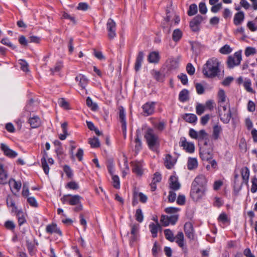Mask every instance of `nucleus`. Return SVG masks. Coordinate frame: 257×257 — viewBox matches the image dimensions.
I'll return each instance as SVG.
<instances>
[{"label": "nucleus", "mask_w": 257, "mask_h": 257, "mask_svg": "<svg viewBox=\"0 0 257 257\" xmlns=\"http://www.w3.org/2000/svg\"><path fill=\"white\" fill-rule=\"evenodd\" d=\"M219 67V62L216 58L209 59L203 66L202 73L206 78H214L220 73Z\"/></svg>", "instance_id": "obj_1"}, {"label": "nucleus", "mask_w": 257, "mask_h": 257, "mask_svg": "<svg viewBox=\"0 0 257 257\" xmlns=\"http://www.w3.org/2000/svg\"><path fill=\"white\" fill-rule=\"evenodd\" d=\"M144 138L149 149L153 152H156L160 147V141L154 130L148 128L145 133Z\"/></svg>", "instance_id": "obj_2"}, {"label": "nucleus", "mask_w": 257, "mask_h": 257, "mask_svg": "<svg viewBox=\"0 0 257 257\" xmlns=\"http://www.w3.org/2000/svg\"><path fill=\"white\" fill-rule=\"evenodd\" d=\"M206 191L207 190L204 189L191 185L190 193V197L193 201H198L202 199Z\"/></svg>", "instance_id": "obj_3"}, {"label": "nucleus", "mask_w": 257, "mask_h": 257, "mask_svg": "<svg viewBox=\"0 0 257 257\" xmlns=\"http://www.w3.org/2000/svg\"><path fill=\"white\" fill-rule=\"evenodd\" d=\"M242 60L241 52H236L233 55H230L228 57L227 60V67L229 69H232L236 66L240 64Z\"/></svg>", "instance_id": "obj_4"}, {"label": "nucleus", "mask_w": 257, "mask_h": 257, "mask_svg": "<svg viewBox=\"0 0 257 257\" xmlns=\"http://www.w3.org/2000/svg\"><path fill=\"white\" fill-rule=\"evenodd\" d=\"M82 197L78 195L66 194L61 198L63 204L68 203L70 205H77L80 203Z\"/></svg>", "instance_id": "obj_5"}, {"label": "nucleus", "mask_w": 257, "mask_h": 257, "mask_svg": "<svg viewBox=\"0 0 257 257\" xmlns=\"http://www.w3.org/2000/svg\"><path fill=\"white\" fill-rule=\"evenodd\" d=\"M206 17L200 15L195 16L190 22V27L193 32H197L200 30V26L202 22L206 20Z\"/></svg>", "instance_id": "obj_6"}, {"label": "nucleus", "mask_w": 257, "mask_h": 257, "mask_svg": "<svg viewBox=\"0 0 257 257\" xmlns=\"http://www.w3.org/2000/svg\"><path fill=\"white\" fill-rule=\"evenodd\" d=\"M106 30L109 39H113L116 37V25L114 20L111 18H109L107 22Z\"/></svg>", "instance_id": "obj_7"}, {"label": "nucleus", "mask_w": 257, "mask_h": 257, "mask_svg": "<svg viewBox=\"0 0 257 257\" xmlns=\"http://www.w3.org/2000/svg\"><path fill=\"white\" fill-rule=\"evenodd\" d=\"M207 182L205 176L203 175H200L195 177L191 185L207 190Z\"/></svg>", "instance_id": "obj_8"}, {"label": "nucleus", "mask_w": 257, "mask_h": 257, "mask_svg": "<svg viewBox=\"0 0 257 257\" xmlns=\"http://www.w3.org/2000/svg\"><path fill=\"white\" fill-rule=\"evenodd\" d=\"M180 147L187 153H193L195 150L194 145L193 143L188 142L185 138H181L179 142Z\"/></svg>", "instance_id": "obj_9"}, {"label": "nucleus", "mask_w": 257, "mask_h": 257, "mask_svg": "<svg viewBox=\"0 0 257 257\" xmlns=\"http://www.w3.org/2000/svg\"><path fill=\"white\" fill-rule=\"evenodd\" d=\"M0 145L1 150L6 156L10 158H15L18 156V153L11 149L7 145L1 143Z\"/></svg>", "instance_id": "obj_10"}, {"label": "nucleus", "mask_w": 257, "mask_h": 257, "mask_svg": "<svg viewBox=\"0 0 257 257\" xmlns=\"http://www.w3.org/2000/svg\"><path fill=\"white\" fill-rule=\"evenodd\" d=\"M184 230L186 236L190 240L194 239V230L192 223L186 222L184 226Z\"/></svg>", "instance_id": "obj_11"}, {"label": "nucleus", "mask_w": 257, "mask_h": 257, "mask_svg": "<svg viewBox=\"0 0 257 257\" xmlns=\"http://www.w3.org/2000/svg\"><path fill=\"white\" fill-rule=\"evenodd\" d=\"M199 155L201 159L203 161H209L213 158V153L212 151L205 149L204 147H200Z\"/></svg>", "instance_id": "obj_12"}, {"label": "nucleus", "mask_w": 257, "mask_h": 257, "mask_svg": "<svg viewBox=\"0 0 257 257\" xmlns=\"http://www.w3.org/2000/svg\"><path fill=\"white\" fill-rule=\"evenodd\" d=\"M155 102H148L142 106L144 115L146 116L151 115L154 112Z\"/></svg>", "instance_id": "obj_13"}, {"label": "nucleus", "mask_w": 257, "mask_h": 257, "mask_svg": "<svg viewBox=\"0 0 257 257\" xmlns=\"http://www.w3.org/2000/svg\"><path fill=\"white\" fill-rule=\"evenodd\" d=\"M119 118L121 123V128L124 137H126V122L125 120V113L124 110L122 107L119 110Z\"/></svg>", "instance_id": "obj_14"}, {"label": "nucleus", "mask_w": 257, "mask_h": 257, "mask_svg": "<svg viewBox=\"0 0 257 257\" xmlns=\"http://www.w3.org/2000/svg\"><path fill=\"white\" fill-rule=\"evenodd\" d=\"M8 178V172L4 169V165L0 163V184H7L9 182Z\"/></svg>", "instance_id": "obj_15"}, {"label": "nucleus", "mask_w": 257, "mask_h": 257, "mask_svg": "<svg viewBox=\"0 0 257 257\" xmlns=\"http://www.w3.org/2000/svg\"><path fill=\"white\" fill-rule=\"evenodd\" d=\"M46 231L49 234L56 233L59 234L60 236L62 235V231L60 228L57 227V224L55 223L48 224L46 226Z\"/></svg>", "instance_id": "obj_16"}, {"label": "nucleus", "mask_w": 257, "mask_h": 257, "mask_svg": "<svg viewBox=\"0 0 257 257\" xmlns=\"http://www.w3.org/2000/svg\"><path fill=\"white\" fill-rule=\"evenodd\" d=\"M160 60V55L158 51H153L149 53L148 61L150 63L157 64Z\"/></svg>", "instance_id": "obj_17"}, {"label": "nucleus", "mask_w": 257, "mask_h": 257, "mask_svg": "<svg viewBox=\"0 0 257 257\" xmlns=\"http://www.w3.org/2000/svg\"><path fill=\"white\" fill-rule=\"evenodd\" d=\"M75 80L79 82V85L82 89H85L89 82V79L81 74H79L75 77Z\"/></svg>", "instance_id": "obj_18"}, {"label": "nucleus", "mask_w": 257, "mask_h": 257, "mask_svg": "<svg viewBox=\"0 0 257 257\" xmlns=\"http://www.w3.org/2000/svg\"><path fill=\"white\" fill-rule=\"evenodd\" d=\"M144 57V53L143 51H140L136 58V60L135 64V69L136 71H138L140 70L142 63L143 62Z\"/></svg>", "instance_id": "obj_19"}, {"label": "nucleus", "mask_w": 257, "mask_h": 257, "mask_svg": "<svg viewBox=\"0 0 257 257\" xmlns=\"http://www.w3.org/2000/svg\"><path fill=\"white\" fill-rule=\"evenodd\" d=\"M132 171L138 176H142L143 174L142 165L139 162H135L132 163Z\"/></svg>", "instance_id": "obj_20"}, {"label": "nucleus", "mask_w": 257, "mask_h": 257, "mask_svg": "<svg viewBox=\"0 0 257 257\" xmlns=\"http://www.w3.org/2000/svg\"><path fill=\"white\" fill-rule=\"evenodd\" d=\"M170 188L173 190H178L180 188V184L178 181L177 178L174 176H171L169 178Z\"/></svg>", "instance_id": "obj_21"}, {"label": "nucleus", "mask_w": 257, "mask_h": 257, "mask_svg": "<svg viewBox=\"0 0 257 257\" xmlns=\"http://www.w3.org/2000/svg\"><path fill=\"white\" fill-rule=\"evenodd\" d=\"M165 165L168 169H171L176 162V160L174 159L170 154L166 155L164 160Z\"/></svg>", "instance_id": "obj_22"}, {"label": "nucleus", "mask_w": 257, "mask_h": 257, "mask_svg": "<svg viewBox=\"0 0 257 257\" xmlns=\"http://www.w3.org/2000/svg\"><path fill=\"white\" fill-rule=\"evenodd\" d=\"M219 115L221 121L224 123H228L231 117V113L230 109H229L227 112H221L219 113Z\"/></svg>", "instance_id": "obj_23"}, {"label": "nucleus", "mask_w": 257, "mask_h": 257, "mask_svg": "<svg viewBox=\"0 0 257 257\" xmlns=\"http://www.w3.org/2000/svg\"><path fill=\"white\" fill-rule=\"evenodd\" d=\"M244 19V13L242 11L236 13L233 19L234 24L236 26L239 25L242 23Z\"/></svg>", "instance_id": "obj_24"}, {"label": "nucleus", "mask_w": 257, "mask_h": 257, "mask_svg": "<svg viewBox=\"0 0 257 257\" xmlns=\"http://www.w3.org/2000/svg\"><path fill=\"white\" fill-rule=\"evenodd\" d=\"M182 117L186 122L190 123H196L197 120V117L193 113H185Z\"/></svg>", "instance_id": "obj_25"}, {"label": "nucleus", "mask_w": 257, "mask_h": 257, "mask_svg": "<svg viewBox=\"0 0 257 257\" xmlns=\"http://www.w3.org/2000/svg\"><path fill=\"white\" fill-rule=\"evenodd\" d=\"M149 228L152 234V237L155 238L157 236L158 231L159 229H161V226L157 221L156 224L153 222L150 223L149 224Z\"/></svg>", "instance_id": "obj_26"}, {"label": "nucleus", "mask_w": 257, "mask_h": 257, "mask_svg": "<svg viewBox=\"0 0 257 257\" xmlns=\"http://www.w3.org/2000/svg\"><path fill=\"white\" fill-rule=\"evenodd\" d=\"M175 241L178 246L184 249V236L183 233L181 231L178 232L175 237Z\"/></svg>", "instance_id": "obj_27"}, {"label": "nucleus", "mask_w": 257, "mask_h": 257, "mask_svg": "<svg viewBox=\"0 0 257 257\" xmlns=\"http://www.w3.org/2000/svg\"><path fill=\"white\" fill-rule=\"evenodd\" d=\"M47 157V153L44 151L43 157L41 160L42 167L46 175H48L49 172V167L46 160Z\"/></svg>", "instance_id": "obj_28"}, {"label": "nucleus", "mask_w": 257, "mask_h": 257, "mask_svg": "<svg viewBox=\"0 0 257 257\" xmlns=\"http://www.w3.org/2000/svg\"><path fill=\"white\" fill-rule=\"evenodd\" d=\"M17 216L18 218V224L20 226L22 225L24 223L26 222L25 214L22 210H16Z\"/></svg>", "instance_id": "obj_29"}, {"label": "nucleus", "mask_w": 257, "mask_h": 257, "mask_svg": "<svg viewBox=\"0 0 257 257\" xmlns=\"http://www.w3.org/2000/svg\"><path fill=\"white\" fill-rule=\"evenodd\" d=\"M29 123L32 128H37L40 126L41 120L38 116H34L29 118Z\"/></svg>", "instance_id": "obj_30"}, {"label": "nucleus", "mask_w": 257, "mask_h": 257, "mask_svg": "<svg viewBox=\"0 0 257 257\" xmlns=\"http://www.w3.org/2000/svg\"><path fill=\"white\" fill-rule=\"evenodd\" d=\"M189 99V91L186 89L181 90L179 94V100L180 101L184 102Z\"/></svg>", "instance_id": "obj_31"}, {"label": "nucleus", "mask_w": 257, "mask_h": 257, "mask_svg": "<svg viewBox=\"0 0 257 257\" xmlns=\"http://www.w3.org/2000/svg\"><path fill=\"white\" fill-rule=\"evenodd\" d=\"M167 63L168 69L170 70L175 69L178 67V61L174 58L169 59Z\"/></svg>", "instance_id": "obj_32"}, {"label": "nucleus", "mask_w": 257, "mask_h": 257, "mask_svg": "<svg viewBox=\"0 0 257 257\" xmlns=\"http://www.w3.org/2000/svg\"><path fill=\"white\" fill-rule=\"evenodd\" d=\"M241 177L243 182L247 184L249 176V170L247 167H243L241 170Z\"/></svg>", "instance_id": "obj_33"}, {"label": "nucleus", "mask_w": 257, "mask_h": 257, "mask_svg": "<svg viewBox=\"0 0 257 257\" xmlns=\"http://www.w3.org/2000/svg\"><path fill=\"white\" fill-rule=\"evenodd\" d=\"M198 166L197 160L196 158H189L187 162V167L190 170L196 168Z\"/></svg>", "instance_id": "obj_34"}, {"label": "nucleus", "mask_w": 257, "mask_h": 257, "mask_svg": "<svg viewBox=\"0 0 257 257\" xmlns=\"http://www.w3.org/2000/svg\"><path fill=\"white\" fill-rule=\"evenodd\" d=\"M222 131V128L218 125H215L213 127L212 137L214 140H217L219 138V134Z\"/></svg>", "instance_id": "obj_35"}, {"label": "nucleus", "mask_w": 257, "mask_h": 257, "mask_svg": "<svg viewBox=\"0 0 257 257\" xmlns=\"http://www.w3.org/2000/svg\"><path fill=\"white\" fill-rule=\"evenodd\" d=\"M182 37V33L179 29H175L172 34V39L177 42L179 41Z\"/></svg>", "instance_id": "obj_36"}, {"label": "nucleus", "mask_w": 257, "mask_h": 257, "mask_svg": "<svg viewBox=\"0 0 257 257\" xmlns=\"http://www.w3.org/2000/svg\"><path fill=\"white\" fill-rule=\"evenodd\" d=\"M198 137L197 139L199 141V145L200 146L202 143V141L204 140L207 138H208V134L204 130H201L198 132Z\"/></svg>", "instance_id": "obj_37"}, {"label": "nucleus", "mask_w": 257, "mask_h": 257, "mask_svg": "<svg viewBox=\"0 0 257 257\" xmlns=\"http://www.w3.org/2000/svg\"><path fill=\"white\" fill-rule=\"evenodd\" d=\"M164 235L166 238L171 242L175 241V237L173 232L169 229H166L164 230Z\"/></svg>", "instance_id": "obj_38"}, {"label": "nucleus", "mask_w": 257, "mask_h": 257, "mask_svg": "<svg viewBox=\"0 0 257 257\" xmlns=\"http://www.w3.org/2000/svg\"><path fill=\"white\" fill-rule=\"evenodd\" d=\"M8 183L11 188V186L12 185V184L13 183V186L14 188L16 189L17 191L20 190L22 186V184L21 182L16 181L15 179L12 178L9 180Z\"/></svg>", "instance_id": "obj_39"}, {"label": "nucleus", "mask_w": 257, "mask_h": 257, "mask_svg": "<svg viewBox=\"0 0 257 257\" xmlns=\"http://www.w3.org/2000/svg\"><path fill=\"white\" fill-rule=\"evenodd\" d=\"M226 97L224 91L222 89H219L218 92V104L224 103L226 100Z\"/></svg>", "instance_id": "obj_40"}, {"label": "nucleus", "mask_w": 257, "mask_h": 257, "mask_svg": "<svg viewBox=\"0 0 257 257\" xmlns=\"http://www.w3.org/2000/svg\"><path fill=\"white\" fill-rule=\"evenodd\" d=\"M152 75L157 81L163 82L164 81V75L159 71L153 70Z\"/></svg>", "instance_id": "obj_41"}, {"label": "nucleus", "mask_w": 257, "mask_h": 257, "mask_svg": "<svg viewBox=\"0 0 257 257\" xmlns=\"http://www.w3.org/2000/svg\"><path fill=\"white\" fill-rule=\"evenodd\" d=\"M86 102L87 106L91 108L92 110H96L97 109L98 106L97 104L94 103L90 97H87Z\"/></svg>", "instance_id": "obj_42"}, {"label": "nucleus", "mask_w": 257, "mask_h": 257, "mask_svg": "<svg viewBox=\"0 0 257 257\" xmlns=\"http://www.w3.org/2000/svg\"><path fill=\"white\" fill-rule=\"evenodd\" d=\"M197 6L196 4H191L189 8V10L187 12V14L189 16H192L195 15L197 13Z\"/></svg>", "instance_id": "obj_43"}, {"label": "nucleus", "mask_w": 257, "mask_h": 257, "mask_svg": "<svg viewBox=\"0 0 257 257\" xmlns=\"http://www.w3.org/2000/svg\"><path fill=\"white\" fill-rule=\"evenodd\" d=\"M89 144L93 148H97L100 147V142L98 139L96 137H94L92 139H89Z\"/></svg>", "instance_id": "obj_44"}, {"label": "nucleus", "mask_w": 257, "mask_h": 257, "mask_svg": "<svg viewBox=\"0 0 257 257\" xmlns=\"http://www.w3.org/2000/svg\"><path fill=\"white\" fill-rule=\"evenodd\" d=\"M135 217L136 220L139 222H142L143 221L144 215L141 208H138L136 210Z\"/></svg>", "instance_id": "obj_45"}, {"label": "nucleus", "mask_w": 257, "mask_h": 257, "mask_svg": "<svg viewBox=\"0 0 257 257\" xmlns=\"http://www.w3.org/2000/svg\"><path fill=\"white\" fill-rule=\"evenodd\" d=\"M7 205L8 207H12L14 208L13 211L17 210V207L15 205V201L10 196H8L7 198Z\"/></svg>", "instance_id": "obj_46"}, {"label": "nucleus", "mask_w": 257, "mask_h": 257, "mask_svg": "<svg viewBox=\"0 0 257 257\" xmlns=\"http://www.w3.org/2000/svg\"><path fill=\"white\" fill-rule=\"evenodd\" d=\"M19 64L21 66V69L23 70L24 72H28L29 71V64L28 63L23 59H20L19 60Z\"/></svg>", "instance_id": "obj_47"}, {"label": "nucleus", "mask_w": 257, "mask_h": 257, "mask_svg": "<svg viewBox=\"0 0 257 257\" xmlns=\"http://www.w3.org/2000/svg\"><path fill=\"white\" fill-rule=\"evenodd\" d=\"M135 150L136 152H139L142 149V142L139 137L138 131L137 132V137L135 139Z\"/></svg>", "instance_id": "obj_48"}, {"label": "nucleus", "mask_w": 257, "mask_h": 257, "mask_svg": "<svg viewBox=\"0 0 257 257\" xmlns=\"http://www.w3.org/2000/svg\"><path fill=\"white\" fill-rule=\"evenodd\" d=\"M63 171L66 174L67 176L69 178H71L73 176V173L72 170L71 169L69 166L65 165L63 167Z\"/></svg>", "instance_id": "obj_49"}, {"label": "nucleus", "mask_w": 257, "mask_h": 257, "mask_svg": "<svg viewBox=\"0 0 257 257\" xmlns=\"http://www.w3.org/2000/svg\"><path fill=\"white\" fill-rule=\"evenodd\" d=\"M65 187L69 189L77 190L79 186L78 184L76 182L70 181L66 185Z\"/></svg>", "instance_id": "obj_50"}, {"label": "nucleus", "mask_w": 257, "mask_h": 257, "mask_svg": "<svg viewBox=\"0 0 257 257\" xmlns=\"http://www.w3.org/2000/svg\"><path fill=\"white\" fill-rule=\"evenodd\" d=\"M112 185L114 188L116 189H119L120 188V181L118 176L112 175Z\"/></svg>", "instance_id": "obj_51"}, {"label": "nucleus", "mask_w": 257, "mask_h": 257, "mask_svg": "<svg viewBox=\"0 0 257 257\" xmlns=\"http://www.w3.org/2000/svg\"><path fill=\"white\" fill-rule=\"evenodd\" d=\"M251 81L250 79H247V80H245L243 84L244 88L245 89V90L247 91L253 93H254V91L251 88Z\"/></svg>", "instance_id": "obj_52"}, {"label": "nucleus", "mask_w": 257, "mask_h": 257, "mask_svg": "<svg viewBox=\"0 0 257 257\" xmlns=\"http://www.w3.org/2000/svg\"><path fill=\"white\" fill-rule=\"evenodd\" d=\"M1 42L5 45H6L10 48H11L12 49H15L17 47L16 46L13 45L9 40V39L7 38H3L2 39Z\"/></svg>", "instance_id": "obj_53"}, {"label": "nucleus", "mask_w": 257, "mask_h": 257, "mask_svg": "<svg viewBox=\"0 0 257 257\" xmlns=\"http://www.w3.org/2000/svg\"><path fill=\"white\" fill-rule=\"evenodd\" d=\"M231 48L228 45H225L224 46L222 47L219 50L220 53L223 54H228L230 53L231 52Z\"/></svg>", "instance_id": "obj_54"}, {"label": "nucleus", "mask_w": 257, "mask_h": 257, "mask_svg": "<svg viewBox=\"0 0 257 257\" xmlns=\"http://www.w3.org/2000/svg\"><path fill=\"white\" fill-rule=\"evenodd\" d=\"M5 227L8 230H13L16 227V225L14 221L7 220L5 223Z\"/></svg>", "instance_id": "obj_55"}, {"label": "nucleus", "mask_w": 257, "mask_h": 257, "mask_svg": "<svg viewBox=\"0 0 257 257\" xmlns=\"http://www.w3.org/2000/svg\"><path fill=\"white\" fill-rule=\"evenodd\" d=\"M27 202L29 203L30 205L33 207H38V204L35 197H29L27 198Z\"/></svg>", "instance_id": "obj_56"}, {"label": "nucleus", "mask_w": 257, "mask_h": 257, "mask_svg": "<svg viewBox=\"0 0 257 257\" xmlns=\"http://www.w3.org/2000/svg\"><path fill=\"white\" fill-rule=\"evenodd\" d=\"M256 53V50L254 48L251 47H247L244 52L245 55L248 57L251 55H254Z\"/></svg>", "instance_id": "obj_57"}, {"label": "nucleus", "mask_w": 257, "mask_h": 257, "mask_svg": "<svg viewBox=\"0 0 257 257\" xmlns=\"http://www.w3.org/2000/svg\"><path fill=\"white\" fill-rule=\"evenodd\" d=\"M22 194L24 197H28L29 195L28 183L25 182L23 183Z\"/></svg>", "instance_id": "obj_58"}, {"label": "nucleus", "mask_w": 257, "mask_h": 257, "mask_svg": "<svg viewBox=\"0 0 257 257\" xmlns=\"http://www.w3.org/2000/svg\"><path fill=\"white\" fill-rule=\"evenodd\" d=\"M251 184L250 191L254 193L257 191V178L255 177L251 179Z\"/></svg>", "instance_id": "obj_59"}, {"label": "nucleus", "mask_w": 257, "mask_h": 257, "mask_svg": "<svg viewBox=\"0 0 257 257\" xmlns=\"http://www.w3.org/2000/svg\"><path fill=\"white\" fill-rule=\"evenodd\" d=\"M199 12L202 14H206L207 12V9L206 4L204 2H201L199 4Z\"/></svg>", "instance_id": "obj_60"}, {"label": "nucleus", "mask_w": 257, "mask_h": 257, "mask_svg": "<svg viewBox=\"0 0 257 257\" xmlns=\"http://www.w3.org/2000/svg\"><path fill=\"white\" fill-rule=\"evenodd\" d=\"M205 106L202 104L198 103L196 106V111L198 115H201L205 110Z\"/></svg>", "instance_id": "obj_61"}, {"label": "nucleus", "mask_w": 257, "mask_h": 257, "mask_svg": "<svg viewBox=\"0 0 257 257\" xmlns=\"http://www.w3.org/2000/svg\"><path fill=\"white\" fill-rule=\"evenodd\" d=\"M167 220H168L169 224L174 225L178 219V215H172L170 216H167Z\"/></svg>", "instance_id": "obj_62"}, {"label": "nucleus", "mask_w": 257, "mask_h": 257, "mask_svg": "<svg viewBox=\"0 0 257 257\" xmlns=\"http://www.w3.org/2000/svg\"><path fill=\"white\" fill-rule=\"evenodd\" d=\"M178 78L180 80L181 83L183 85H186L188 83V77L186 74L181 73L178 76Z\"/></svg>", "instance_id": "obj_63"}, {"label": "nucleus", "mask_w": 257, "mask_h": 257, "mask_svg": "<svg viewBox=\"0 0 257 257\" xmlns=\"http://www.w3.org/2000/svg\"><path fill=\"white\" fill-rule=\"evenodd\" d=\"M195 88L196 90V92L197 94L200 95L202 94L204 92V88L203 86L199 83H197L195 84Z\"/></svg>", "instance_id": "obj_64"}]
</instances>
